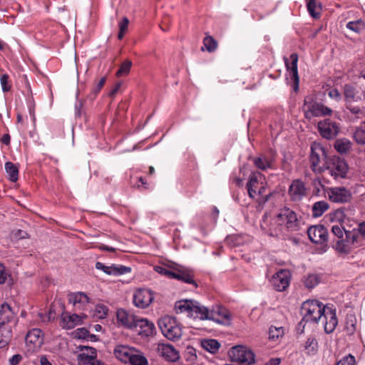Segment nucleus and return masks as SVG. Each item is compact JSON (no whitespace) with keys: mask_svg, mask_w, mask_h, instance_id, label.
<instances>
[{"mask_svg":"<svg viewBox=\"0 0 365 365\" xmlns=\"http://www.w3.org/2000/svg\"><path fill=\"white\" fill-rule=\"evenodd\" d=\"M158 354L168 361H176L179 359L178 351L171 344H159L157 347Z\"/></svg>","mask_w":365,"mask_h":365,"instance_id":"nucleus-26","label":"nucleus"},{"mask_svg":"<svg viewBox=\"0 0 365 365\" xmlns=\"http://www.w3.org/2000/svg\"><path fill=\"white\" fill-rule=\"evenodd\" d=\"M355 321L356 319L353 315L347 316L346 329L350 333H353L355 331Z\"/></svg>","mask_w":365,"mask_h":365,"instance_id":"nucleus-53","label":"nucleus"},{"mask_svg":"<svg viewBox=\"0 0 365 365\" xmlns=\"http://www.w3.org/2000/svg\"><path fill=\"white\" fill-rule=\"evenodd\" d=\"M69 302L72 303L76 309L86 311L90 306V299L83 292L72 293L69 295Z\"/></svg>","mask_w":365,"mask_h":365,"instance_id":"nucleus-27","label":"nucleus"},{"mask_svg":"<svg viewBox=\"0 0 365 365\" xmlns=\"http://www.w3.org/2000/svg\"><path fill=\"white\" fill-rule=\"evenodd\" d=\"M132 329L142 336H149L154 333L155 327L152 322L137 317Z\"/></svg>","mask_w":365,"mask_h":365,"instance_id":"nucleus-19","label":"nucleus"},{"mask_svg":"<svg viewBox=\"0 0 365 365\" xmlns=\"http://www.w3.org/2000/svg\"><path fill=\"white\" fill-rule=\"evenodd\" d=\"M325 170L334 179L344 178L349 170L346 162L337 156H332L326 161Z\"/></svg>","mask_w":365,"mask_h":365,"instance_id":"nucleus-8","label":"nucleus"},{"mask_svg":"<svg viewBox=\"0 0 365 365\" xmlns=\"http://www.w3.org/2000/svg\"><path fill=\"white\" fill-rule=\"evenodd\" d=\"M10 140L11 138L9 134H4L1 138V142L6 145H9L10 143Z\"/></svg>","mask_w":365,"mask_h":365,"instance_id":"nucleus-62","label":"nucleus"},{"mask_svg":"<svg viewBox=\"0 0 365 365\" xmlns=\"http://www.w3.org/2000/svg\"><path fill=\"white\" fill-rule=\"evenodd\" d=\"M13 235L17 239H24L26 237L27 233L23 230H17L14 232Z\"/></svg>","mask_w":365,"mask_h":365,"instance_id":"nucleus-59","label":"nucleus"},{"mask_svg":"<svg viewBox=\"0 0 365 365\" xmlns=\"http://www.w3.org/2000/svg\"><path fill=\"white\" fill-rule=\"evenodd\" d=\"M352 143L346 138H340L335 141L334 148L340 153H346L351 148Z\"/></svg>","mask_w":365,"mask_h":365,"instance_id":"nucleus-39","label":"nucleus"},{"mask_svg":"<svg viewBox=\"0 0 365 365\" xmlns=\"http://www.w3.org/2000/svg\"><path fill=\"white\" fill-rule=\"evenodd\" d=\"M40 364L41 365H52L46 356L40 357Z\"/></svg>","mask_w":365,"mask_h":365,"instance_id":"nucleus-61","label":"nucleus"},{"mask_svg":"<svg viewBox=\"0 0 365 365\" xmlns=\"http://www.w3.org/2000/svg\"><path fill=\"white\" fill-rule=\"evenodd\" d=\"M203 45L209 52H213L217 46V41L210 36H206L203 40Z\"/></svg>","mask_w":365,"mask_h":365,"instance_id":"nucleus-48","label":"nucleus"},{"mask_svg":"<svg viewBox=\"0 0 365 365\" xmlns=\"http://www.w3.org/2000/svg\"><path fill=\"white\" fill-rule=\"evenodd\" d=\"M309 240L316 244H323L327 241L328 232L322 225L310 227L307 230Z\"/></svg>","mask_w":365,"mask_h":365,"instance_id":"nucleus-20","label":"nucleus"},{"mask_svg":"<svg viewBox=\"0 0 365 365\" xmlns=\"http://www.w3.org/2000/svg\"><path fill=\"white\" fill-rule=\"evenodd\" d=\"M265 178L259 172H253L250 175L247 183V189L250 197L254 199L265 192Z\"/></svg>","mask_w":365,"mask_h":365,"instance_id":"nucleus-9","label":"nucleus"},{"mask_svg":"<svg viewBox=\"0 0 365 365\" xmlns=\"http://www.w3.org/2000/svg\"><path fill=\"white\" fill-rule=\"evenodd\" d=\"M331 232L336 237L333 246L340 252H348L351 249V245L357 243V235L346 231L340 224L332 225Z\"/></svg>","mask_w":365,"mask_h":365,"instance_id":"nucleus-2","label":"nucleus"},{"mask_svg":"<svg viewBox=\"0 0 365 365\" xmlns=\"http://www.w3.org/2000/svg\"><path fill=\"white\" fill-rule=\"evenodd\" d=\"M284 334V330L282 327L272 326L269 329V339L272 341H277L282 338Z\"/></svg>","mask_w":365,"mask_h":365,"instance_id":"nucleus-44","label":"nucleus"},{"mask_svg":"<svg viewBox=\"0 0 365 365\" xmlns=\"http://www.w3.org/2000/svg\"><path fill=\"white\" fill-rule=\"evenodd\" d=\"M0 83L3 92H9L11 90V85L9 83V76L7 74H3L0 78Z\"/></svg>","mask_w":365,"mask_h":365,"instance_id":"nucleus-50","label":"nucleus"},{"mask_svg":"<svg viewBox=\"0 0 365 365\" xmlns=\"http://www.w3.org/2000/svg\"><path fill=\"white\" fill-rule=\"evenodd\" d=\"M116 317L118 322L122 326L132 329L137 317L123 309H120L117 311Z\"/></svg>","mask_w":365,"mask_h":365,"instance_id":"nucleus-30","label":"nucleus"},{"mask_svg":"<svg viewBox=\"0 0 365 365\" xmlns=\"http://www.w3.org/2000/svg\"><path fill=\"white\" fill-rule=\"evenodd\" d=\"M318 129L321 135L327 139L334 138L339 132V124L329 119H325L318 123Z\"/></svg>","mask_w":365,"mask_h":365,"instance_id":"nucleus-17","label":"nucleus"},{"mask_svg":"<svg viewBox=\"0 0 365 365\" xmlns=\"http://www.w3.org/2000/svg\"><path fill=\"white\" fill-rule=\"evenodd\" d=\"M347 108L352 114H359L361 112V109L359 107H347Z\"/></svg>","mask_w":365,"mask_h":365,"instance_id":"nucleus-63","label":"nucleus"},{"mask_svg":"<svg viewBox=\"0 0 365 365\" xmlns=\"http://www.w3.org/2000/svg\"><path fill=\"white\" fill-rule=\"evenodd\" d=\"M321 278L317 274H309L305 277L304 283L308 289H312L319 284Z\"/></svg>","mask_w":365,"mask_h":365,"instance_id":"nucleus-43","label":"nucleus"},{"mask_svg":"<svg viewBox=\"0 0 365 365\" xmlns=\"http://www.w3.org/2000/svg\"><path fill=\"white\" fill-rule=\"evenodd\" d=\"M304 348L308 354L314 355L318 350V342L316 339L309 337L305 343Z\"/></svg>","mask_w":365,"mask_h":365,"instance_id":"nucleus-46","label":"nucleus"},{"mask_svg":"<svg viewBox=\"0 0 365 365\" xmlns=\"http://www.w3.org/2000/svg\"><path fill=\"white\" fill-rule=\"evenodd\" d=\"M327 306L316 299L307 300L302 305L303 318L300 323H318L322 318Z\"/></svg>","mask_w":365,"mask_h":365,"instance_id":"nucleus-3","label":"nucleus"},{"mask_svg":"<svg viewBox=\"0 0 365 365\" xmlns=\"http://www.w3.org/2000/svg\"><path fill=\"white\" fill-rule=\"evenodd\" d=\"M328 96L330 98L334 99L336 101H339L341 99V95L340 92L336 88L329 90L328 92Z\"/></svg>","mask_w":365,"mask_h":365,"instance_id":"nucleus-56","label":"nucleus"},{"mask_svg":"<svg viewBox=\"0 0 365 365\" xmlns=\"http://www.w3.org/2000/svg\"><path fill=\"white\" fill-rule=\"evenodd\" d=\"M154 269L158 274L166 276L170 279H176L187 284H192L197 287L193 279V272L187 268L177 267L173 269H169L166 266H155Z\"/></svg>","mask_w":365,"mask_h":365,"instance_id":"nucleus-4","label":"nucleus"},{"mask_svg":"<svg viewBox=\"0 0 365 365\" xmlns=\"http://www.w3.org/2000/svg\"><path fill=\"white\" fill-rule=\"evenodd\" d=\"M201 346L205 350L214 354L219 350L220 344L215 339H203L201 341Z\"/></svg>","mask_w":365,"mask_h":365,"instance_id":"nucleus-38","label":"nucleus"},{"mask_svg":"<svg viewBox=\"0 0 365 365\" xmlns=\"http://www.w3.org/2000/svg\"><path fill=\"white\" fill-rule=\"evenodd\" d=\"M324 193L328 199L334 203H346L350 202L352 198L351 192L342 186L327 187Z\"/></svg>","mask_w":365,"mask_h":365,"instance_id":"nucleus-11","label":"nucleus"},{"mask_svg":"<svg viewBox=\"0 0 365 365\" xmlns=\"http://www.w3.org/2000/svg\"><path fill=\"white\" fill-rule=\"evenodd\" d=\"M108 312V308L102 304H98L95 306L92 316L96 319H105Z\"/></svg>","mask_w":365,"mask_h":365,"instance_id":"nucleus-42","label":"nucleus"},{"mask_svg":"<svg viewBox=\"0 0 365 365\" xmlns=\"http://www.w3.org/2000/svg\"><path fill=\"white\" fill-rule=\"evenodd\" d=\"M11 324L0 326V348H4L8 345L12 337Z\"/></svg>","mask_w":365,"mask_h":365,"instance_id":"nucleus-33","label":"nucleus"},{"mask_svg":"<svg viewBox=\"0 0 365 365\" xmlns=\"http://www.w3.org/2000/svg\"><path fill=\"white\" fill-rule=\"evenodd\" d=\"M312 185L314 187V192L315 195H319L322 190H324V185H322L321 179L319 178L314 179L312 182Z\"/></svg>","mask_w":365,"mask_h":365,"instance_id":"nucleus-54","label":"nucleus"},{"mask_svg":"<svg viewBox=\"0 0 365 365\" xmlns=\"http://www.w3.org/2000/svg\"><path fill=\"white\" fill-rule=\"evenodd\" d=\"M38 316L41 322H47L54 317V314L51 310H50L48 314L39 313Z\"/></svg>","mask_w":365,"mask_h":365,"instance_id":"nucleus-57","label":"nucleus"},{"mask_svg":"<svg viewBox=\"0 0 365 365\" xmlns=\"http://www.w3.org/2000/svg\"><path fill=\"white\" fill-rule=\"evenodd\" d=\"M351 233H354V234L357 235V236H358L357 242L359 241V239L360 237L365 238V222L360 223L358 225L357 230H354V232H351ZM354 245L359 246V245H358V242H357Z\"/></svg>","mask_w":365,"mask_h":365,"instance_id":"nucleus-52","label":"nucleus"},{"mask_svg":"<svg viewBox=\"0 0 365 365\" xmlns=\"http://www.w3.org/2000/svg\"><path fill=\"white\" fill-rule=\"evenodd\" d=\"M154 299V293L148 289H136L133 295V302L135 307L145 309L149 307Z\"/></svg>","mask_w":365,"mask_h":365,"instance_id":"nucleus-15","label":"nucleus"},{"mask_svg":"<svg viewBox=\"0 0 365 365\" xmlns=\"http://www.w3.org/2000/svg\"><path fill=\"white\" fill-rule=\"evenodd\" d=\"M22 357L19 354H15L9 359L10 365H18Z\"/></svg>","mask_w":365,"mask_h":365,"instance_id":"nucleus-58","label":"nucleus"},{"mask_svg":"<svg viewBox=\"0 0 365 365\" xmlns=\"http://www.w3.org/2000/svg\"><path fill=\"white\" fill-rule=\"evenodd\" d=\"M9 277L5 267L0 263V284H4Z\"/></svg>","mask_w":365,"mask_h":365,"instance_id":"nucleus-55","label":"nucleus"},{"mask_svg":"<svg viewBox=\"0 0 365 365\" xmlns=\"http://www.w3.org/2000/svg\"><path fill=\"white\" fill-rule=\"evenodd\" d=\"M329 204L324 200L318 201L314 203L312 207L313 217H321L329 209Z\"/></svg>","mask_w":365,"mask_h":365,"instance_id":"nucleus-35","label":"nucleus"},{"mask_svg":"<svg viewBox=\"0 0 365 365\" xmlns=\"http://www.w3.org/2000/svg\"><path fill=\"white\" fill-rule=\"evenodd\" d=\"M260 227L264 233L272 237H279L284 232L281 225L274 224V217L270 219L267 214L263 215L260 222Z\"/></svg>","mask_w":365,"mask_h":365,"instance_id":"nucleus-16","label":"nucleus"},{"mask_svg":"<svg viewBox=\"0 0 365 365\" xmlns=\"http://www.w3.org/2000/svg\"><path fill=\"white\" fill-rule=\"evenodd\" d=\"M253 163L258 169L261 170H266L273 168L274 160L271 157L262 155L259 157L255 158Z\"/></svg>","mask_w":365,"mask_h":365,"instance_id":"nucleus-32","label":"nucleus"},{"mask_svg":"<svg viewBox=\"0 0 365 365\" xmlns=\"http://www.w3.org/2000/svg\"><path fill=\"white\" fill-rule=\"evenodd\" d=\"M86 317V315L85 314H77L66 312L61 316V325L64 329H71L76 326L82 324Z\"/></svg>","mask_w":365,"mask_h":365,"instance_id":"nucleus-24","label":"nucleus"},{"mask_svg":"<svg viewBox=\"0 0 365 365\" xmlns=\"http://www.w3.org/2000/svg\"><path fill=\"white\" fill-rule=\"evenodd\" d=\"M87 333H88V331L85 329H79L77 330V334H81L78 335V337H80V338L81 337L85 338L87 335Z\"/></svg>","mask_w":365,"mask_h":365,"instance_id":"nucleus-64","label":"nucleus"},{"mask_svg":"<svg viewBox=\"0 0 365 365\" xmlns=\"http://www.w3.org/2000/svg\"><path fill=\"white\" fill-rule=\"evenodd\" d=\"M96 268L102 270L103 272L108 275L120 276L130 272L131 268L129 267L111 264L110 266L105 265L103 263L97 262L96 263Z\"/></svg>","mask_w":365,"mask_h":365,"instance_id":"nucleus-23","label":"nucleus"},{"mask_svg":"<svg viewBox=\"0 0 365 365\" xmlns=\"http://www.w3.org/2000/svg\"><path fill=\"white\" fill-rule=\"evenodd\" d=\"M274 224H279L284 231L294 232L299 230L300 222L297 213L289 207H284L279 210L274 217Z\"/></svg>","mask_w":365,"mask_h":365,"instance_id":"nucleus-5","label":"nucleus"},{"mask_svg":"<svg viewBox=\"0 0 365 365\" xmlns=\"http://www.w3.org/2000/svg\"><path fill=\"white\" fill-rule=\"evenodd\" d=\"M232 361L251 365L255 363V354L248 348L243 346H236L229 351Z\"/></svg>","mask_w":365,"mask_h":365,"instance_id":"nucleus-12","label":"nucleus"},{"mask_svg":"<svg viewBox=\"0 0 365 365\" xmlns=\"http://www.w3.org/2000/svg\"><path fill=\"white\" fill-rule=\"evenodd\" d=\"M15 323V314L11 307L7 304L0 306V326H6Z\"/></svg>","mask_w":365,"mask_h":365,"instance_id":"nucleus-29","label":"nucleus"},{"mask_svg":"<svg viewBox=\"0 0 365 365\" xmlns=\"http://www.w3.org/2000/svg\"><path fill=\"white\" fill-rule=\"evenodd\" d=\"M352 137L357 144L365 145V130L360 125L355 128Z\"/></svg>","mask_w":365,"mask_h":365,"instance_id":"nucleus-45","label":"nucleus"},{"mask_svg":"<svg viewBox=\"0 0 365 365\" xmlns=\"http://www.w3.org/2000/svg\"><path fill=\"white\" fill-rule=\"evenodd\" d=\"M128 363L131 365H148V364L144 354L136 349L130 357V361Z\"/></svg>","mask_w":365,"mask_h":365,"instance_id":"nucleus-37","label":"nucleus"},{"mask_svg":"<svg viewBox=\"0 0 365 365\" xmlns=\"http://www.w3.org/2000/svg\"><path fill=\"white\" fill-rule=\"evenodd\" d=\"M129 20L127 17H124L119 23V33L118 35V39H122L128 30Z\"/></svg>","mask_w":365,"mask_h":365,"instance_id":"nucleus-49","label":"nucleus"},{"mask_svg":"<svg viewBox=\"0 0 365 365\" xmlns=\"http://www.w3.org/2000/svg\"><path fill=\"white\" fill-rule=\"evenodd\" d=\"M158 325L162 334L169 340L175 341L182 336L180 324L173 317L165 316L160 318Z\"/></svg>","mask_w":365,"mask_h":365,"instance_id":"nucleus-7","label":"nucleus"},{"mask_svg":"<svg viewBox=\"0 0 365 365\" xmlns=\"http://www.w3.org/2000/svg\"><path fill=\"white\" fill-rule=\"evenodd\" d=\"M175 310L177 314L185 313L188 317L194 319L209 320L210 309L195 300L178 301L175 304Z\"/></svg>","mask_w":365,"mask_h":365,"instance_id":"nucleus-1","label":"nucleus"},{"mask_svg":"<svg viewBox=\"0 0 365 365\" xmlns=\"http://www.w3.org/2000/svg\"><path fill=\"white\" fill-rule=\"evenodd\" d=\"M132 64L133 63L130 60L126 59L125 61H124L121 63L120 68L118 70L116 76L120 77L128 75L130 71Z\"/></svg>","mask_w":365,"mask_h":365,"instance_id":"nucleus-47","label":"nucleus"},{"mask_svg":"<svg viewBox=\"0 0 365 365\" xmlns=\"http://www.w3.org/2000/svg\"><path fill=\"white\" fill-rule=\"evenodd\" d=\"M322 317L324 323L325 332L327 334L332 333L338 324L336 309L328 305Z\"/></svg>","mask_w":365,"mask_h":365,"instance_id":"nucleus-25","label":"nucleus"},{"mask_svg":"<svg viewBox=\"0 0 365 365\" xmlns=\"http://www.w3.org/2000/svg\"><path fill=\"white\" fill-rule=\"evenodd\" d=\"M27 351L29 352H36L40 349L43 344V334L39 329H33L30 330L25 338Z\"/></svg>","mask_w":365,"mask_h":365,"instance_id":"nucleus-14","label":"nucleus"},{"mask_svg":"<svg viewBox=\"0 0 365 365\" xmlns=\"http://www.w3.org/2000/svg\"><path fill=\"white\" fill-rule=\"evenodd\" d=\"M289 282L290 273L285 269H282L274 274L270 280L272 286L279 292L285 290L288 287Z\"/></svg>","mask_w":365,"mask_h":365,"instance_id":"nucleus-18","label":"nucleus"},{"mask_svg":"<svg viewBox=\"0 0 365 365\" xmlns=\"http://www.w3.org/2000/svg\"><path fill=\"white\" fill-rule=\"evenodd\" d=\"M290 59L292 61L291 63L287 62V60H285V65L287 71L289 72L290 77L293 79L294 84L296 85V88H297L299 85V76H298V68H297V62H298V56L297 53H292L290 56Z\"/></svg>","mask_w":365,"mask_h":365,"instance_id":"nucleus-31","label":"nucleus"},{"mask_svg":"<svg viewBox=\"0 0 365 365\" xmlns=\"http://www.w3.org/2000/svg\"><path fill=\"white\" fill-rule=\"evenodd\" d=\"M135 348L127 345L118 344L115 346L113 354L120 361L127 364L130 361V357L135 351Z\"/></svg>","mask_w":365,"mask_h":365,"instance_id":"nucleus-28","label":"nucleus"},{"mask_svg":"<svg viewBox=\"0 0 365 365\" xmlns=\"http://www.w3.org/2000/svg\"><path fill=\"white\" fill-rule=\"evenodd\" d=\"M304 115L306 118L311 119L314 117H322L331 115L332 110L324 104L310 101H304Z\"/></svg>","mask_w":365,"mask_h":365,"instance_id":"nucleus-10","label":"nucleus"},{"mask_svg":"<svg viewBox=\"0 0 365 365\" xmlns=\"http://www.w3.org/2000/svg\"><path fill=\"white\" fill-rule=\"evenodd\" d=\"M105 82H106V78H102L99 82L98 83V84L96 85V88H94V92L96 93H98L101 89L103 88V86H104L105 84Z\"/></svg>","mask_w":365,"mask_h":365,"instance_id":"nucleus-60","label":"nucleus"},{"mask_svg":"<svg viewBox=\"0 0 365 365\" xmlns=\"http://www.w3.org/2000/svg\"><path fill=\"white\" fill-rule=\"evenodd\" d=\"M307 188L301 180H294L289 187V195L293 201H299L307 195Z\"/></svg>","mask_w":365,"mask_h":365,"instance_id":"nucleus-22","label":"nucleus"},{"mask_svg":"<svg viewBox=\"0 0 365 365\" xmlns=\"http://www.w3.org/2000/svg\"><path fill=\"white\" fill-rule=\"evenodd\" d=\"M346 27L356 34H360L365 31V22L361 19L349 21Z\"/></svg>","mask_w":365,"mask_h":365,"instance_id":"nucleus-41","label":"nucleus"},{"mask_svg":"<svg viewBox=\"0 0 365 365\" xmlns=\"http://www.w3.org/2000/svg\"><path fill=\"white\" fill-rule=\"evenodd\" d=\"M230 319V312L222 306L217 305L210 310L209 320H212L219 324H228Z\"/></svg>","mask_w":365,"mask_h":365,"instance_id":"nucleus-21","label":"nucleus"},{"mask_svg":"<svg viewBox=\"0 0 365 365\" xmlns=\"http://www.w3.org/2000/svg\"><path fill=\"white\" fill-rule=\"evenodd\" d=\"M307 7L309 14L314 19L320 16L321 6L317 4L316 0H306Z\"/></svg>","mask_w":365,"mask_h":365,"instance_id":"nucleus-40","label":"nucleus"},{"mask_svg":"<svg viewBox=\"0 0 365 365\" xmlns=\"http://www.w3.org/2000/svg\"><path fill=\"white\" fill-rule=\"evenodd\" d=\"M343 93L344 99L348 103L357 101L359 98L356 87L351 84H345Z\"/></svg>","mask_w":365,"mask_h":365,"instance_id":"nucleus-34","label":"nucleus"},{"mask_svg":"<svg viewBox=\"0 0 365 365\" xmlns=\"http://www.w3.org/2000/svg\"><path fill=\"white\" fill-rule=\"evenodd\" d=\"M5 170L10 181L16 182L18 180L19 167L17 165L11 162H7L5 163Z\"/></svg>","mask_w":365,"mask_h":365,"instance_id":"nucleus-36","label":"nucleus"},{"mask_svg":"<svg viewBox=\"0 0 365 365\" xmlns=\"http://www.w3.org/2000/svg\"><path fill=\"white\" fill-rule=\"evenodd\" d=\"M335 365H356V361L354 356L351 354L344 356Z\"/></svg>","mask_w":365,"mask_h":365,"instance_id":"nucleus-51","label":"nucleus"},{"mask_svg":"<svg viewBox=\"0 0 365 365\" xmlns=\"http://www.w3.org/2000/svg\"><path fill=\"white\" fill-rule=\"evenodd\" d=\"M77 360L78 365H104L97 359L96 349L91 346H80Z\"/></svg>","mask_w":365,"mask_h":365,"instance_id":"nucleus-13","label":"nucleus"},{"mask_svg":"<svg viewBox=\"0 0 365 365\" xmlns=\"http://www.w3.org/2000/svg\"><path fill=\"white\" fill-rule=\"evenodd\" d=\"M325 148L318 143H313L311 145L309 161L312 170L316 173L325 171L326 161L329 160Z\"/></svg>","mask_w":365,"mask_h":365,"instance_id":"nucleus-6","label":"nucleus"}]
</instances>
